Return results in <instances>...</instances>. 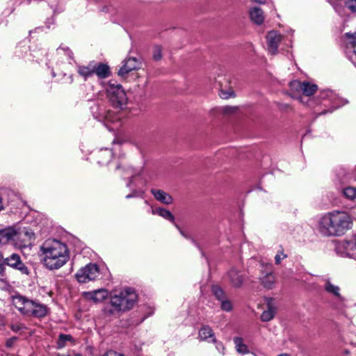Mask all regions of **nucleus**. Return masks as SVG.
I'll return each instance as SVG.
<instances>
[{
  "label": "nucleus",
  "mask_w": 356,
  "mask_h": 356,
  "mask_svg": "<svg viewBox=\"0 0 356 356\" xmlns=\"http://www.w3.org/2000/svg\"><path fill=\"white\" fill-rule=\"evenodd\" d=\"M234 342L236 351L241 354H245L248 353L247 346L243 343V339L241 337H235Z\"/></svg>",
  "instance_id": "bb28decb"
},
{
  "label": "nucleus",
  "mask_w": 356,
  "mask_h": 356,
  "mask_svg": "<svg viewBox=\"0 0 356 356\" xmlns=\"http://www.w3.org/2000/svg\"><path fill=\"white\" fill-rule=\"evenodd\" d=\"M109 293L106 289H99L92 291L83 293V296L89 301L95 303L101 302L108 297Z\"/></svg>",
  "instance_id": "ddd939ff"
},
{
  "label": "nucleus",
  "mask_w": 356,
  "mask_h": 356,
  "mask_svg": "<svg viewBox=\"0 0 356 356\" xmlns=\"http://www.w3.org/2000/svg\"><path fill=\"white\" fill-rule=\"evenodd\" d=\"M91 111L95 118L104 121L109 131H114L120 123V117L113 112L106 110L104 104H97L91 107Z\"/></svg>",
  "instance_id": "39448f33"
},
{
  "label": "nucleus",
  "mask_w": 356,
  "mask_h": 356,
  "mask_svg": "<svg viewBox=\"0 0 356 356\" xmlns=\"http://www.w3.org/2000/svg\"><path fill=\"white\" fill-rule=\"evenodd\" d=\"M220 307L222 310L226 312H229L232 309V305L231 302L227 300L226 298L220 300Z\"/></svg>",
  "instance_id": "2f4dec72"
},
{
  "label": "nucleus",
  "mask_w": 356,
  "mask_h": 356,
  "mask_svg": "<svg viewBox=\"0 0 356 356\" xmlns=\"http://www.w3.org/2000/svg\"><path fill=\"white\" fill-rule=\"evenodd\" d=\"M132 182V180H130V182L129 183V185H131Z\"/></svg>",
  "instance_id": "864d4df0"
},
{
  "label": "nucleus",
  "mask_w": 356,
  "mask_h": 356,
  "mask_svg": "<svg viewBox=\"0 0 356 356\" xmlns=\"http://www.w3.org/2000/svg\"><path fill=\"white\" fill-rule=\"evenodd\" d=\"M287 257V254L284 252V250L281 248L275 257V263L280 264L282 260Z\"/></svg>",
  "instance_id": "473e14b6"
},
{
  "label": "nucleus",
  "mask_w": 356,
  "mask_h": 356,
  "mask_svg": "<svg viewBox=\"0 0 356 356\" xmlns=\"http://www.w3.org/2000/svg\"><path fill=\"white\" fill-rule=\"evenodd\" d=\"M212 291L214 294V296L220 301L222 300V299H225V293L224 291L222 290L221 288H220L219 286H213V289H212Z\"/></svg>",
  "instance_id": "7c9ffc66"
},
{
  "label": "nucleus",
  "mask_w": 356,
  "mask_h": 356,
  "mask_svg": "<svg viewBox=\"0 0 356 356\" xmlns=\"http://www.w3.org/2000/svg\"><path fill=\"white\" fill-rule=\"evenodd\" d=\"M151 193L156 200L163 204H170L172 202V197L162 190L152 189Z\"/></svg>",
  "instance_id": "a211bd4d"
},
{
  "label": "nucleus",
  "mask_w": 356,
  "mask_h": 356,
  "mask_svg": "<svg viewBox=\"0 0 356 356\" xmlns=\"http://www.w3.org/2000/svg\"><path fill=\"white\" fill-rule=\"evenodd\" d=\"M61 50L66 51L69 58H72V52L68 49H63V48L58 49V52H60V51H61Z\"/></svg>",
  "instance_id": "79ce46f5"
},
{
  "label": "nucleus",
  "mask_w": 356,
  "mask_h": 356,
  "mask_svg": "<svg viewBox=\"0 0 356 356\" xmlns=\"http://www.w3.org/2000/svg\"><path fill=\"white\" fill-rule=\"evenodd\" d=\"M347 7L353 12H356V0H348L346 1Z\"/></svg>",
  "instance_id": "c9c22d12"
},
{
  "label": "nucleus",
  "mask_w": 356,
  "mask_h": 356,
  "mask_svg": "<svg viewBox=\"0 0 356 356\" xmlns=\"http://www.w3.org/2000/svg\"><path fill=\"white\" fill-rule=\"evenodd\" d=\"M343 194L349 199L353 200L356 198V187H346L343 190Z\"/></svg>",
  "instance_id": "c756f323"
},
{
  "label": "nucleus",
  "mask_w": 356,
  "mask_h": 356,
  "mask_svg": "<svg viewBox=\"0 0 356 356\" xmlns=\"http://www.w3.org/2000/svg\"><path fill=\"white\" fill-rule=\"evenodd\" d=\"M95 62H90L86 66H79L78 73L83 76L85 79L92 76L94 74Z\"/></svg>",
  "instance_id": "412c9836"
},
{
  "label": "nucleus",
  "mask_w": 356,
  "mask_h": 356,
  "mask_svg": "<svg viewBox=\"0 0 356 356\" xmlns=\"http://www.w3.org/2000/svg\"><path fill=\"white\" fill-rule=\"evenodd\" d=\"M300 101L302 102V97L300 98Z\"/></svg>",
  "instance_id": "6e6d98bb"
},
{
  "label": "nucleus",
  "mask_w": 356,
  "mask_h": 356,
  "mask_svg": "<svg viewBox=\"0 0 356 356\" xmlns=\"http://www.w3.org/2000/svg\"><path fill=\"white\" fill-rule=\"evenodd\" d=\"M337 252L343 257H350L356 259V235L350 241H341L336 245Z\"/></svg>",
  "instance_id": "9d476101"
},
{
  "label": "nucleus",
  "mask_w": 356,
  "mask_h": 356,
  "mask_svg": "<svg viewBox=\"0 0 356 356\" xmlns=\"http://www.w3.org/2000/svg\"><path fill=\"white\" fill-rule=\"evenodd\" d=\"M220 346H222V344H218V345L217 346V347H218V348H220Z\"/></svg>",
  "instance_id": "8fccbe9b"
},
{
  "label": "nucleus",
  "mask_w": 356,
  "mask_h": 356,
  "mask_svg": "<svg viewBox=\"0 0 356 356\" xmlns=\"http://www.w3.org/2000/svg\"><path fill=\"white\" fill-rule=\"evenodd\" d=\"M151 213L154 215H159L162 218L168 220L171 222L175 221L174 216L168 211L165 209L157 208V209H152Z\"/></svg>",
  "instance_id": "b1692460"
},
{
  "label": "nucleus",
  "mask_w": 356,
  "mask_h": 356,
  "mask_svg": "<svg viewBox=\"0 0 356 356\" xmlns=\"http://www.w3.org/2000/svg\"><path fill=\"white\" fill-rule=\"evenodd\" d=\"M102 356H124L122 354L117 353L115 351H108L105 353Z\"/></svg>",
  "instance_id": "58836bf2"
},
{
  "label": "nucleus",
  "mask_w": 356,
  "mask_h": 356,
  "mask_svg": "<svg viewBox=\"0 0 356 356\" xmlns=\"http://www.w3.org/2000/svg\"><path fill=\"white\" fill-rule=\"evenodd\" d=\"M127 171H131L130 174L132 175L133 174V170L131 168H129L127 170Z\"/></svg>",
  "instance_id": "49530a36"
},
{
  "label": "nucleus",
  "mask_w": 356,
  "mask_h": 356,
  "mask_svg": "<svg viewBox=\"0 0 356 356\" xmlns=\"http://www.w3.org/2000/svg\"><path fill=\"white\" fill-rule=\"evenodd\" d=\"M252 1L260 4H264L267 3L268 0H252Z\"/></svg>",
  "instance_id": "37998d69"
},
{
  "label": "nucleus",
  "mask_w": 356,
  "mask_h": 356,
  "mask_svg": "<svg viewBox=\"0 0 356 356\" xmlns=\"http://www.w3.org/2000/svg\"><path fill=\"white\" fill-rule=\"evenodd\" d=\"M162 57V55H161V47L159 46H156L154 48V51H153V58L154 60H160Z\"/></svg>",
  "instance_id": "f704fd0d"
},
{
  "label": "nucleus",
  "mask_w": 356,
  "mask_h": 356,
  "mask_svg": "<svg viewBox=\"0 0 356 356\" xmlns=\"http://www.w3.org/2000/svg\"><path fill=\"white\" fill-rule=\"evenodd\" d=\"M74 356H82V355L79 354V353H77V354H75Z\"/></svg>",
  "instance_id": "3c124183"
},
{
  "label": "nucleus",
  "mask_w": 356,
  "mask_h": 356,
  "mask_svg": "<svg viewBox=\"0 0 356 356\" xmlns=\"http://www.w3.org/2000/svg\"><path fill=\"white\" fill-rule=\"evenodd\" d=\"M10 328L11 330L13 331V332H19L21 330H22L24 328V326L22 324H20V323H15V324H12L10 325Z\"/></svg>",
  "instance_id": "4c0bfd02"
},
{
  "label": "nucleus",
  "mask_w": 356,
  "mask_h": 356,
  "mask_svg": "<svg viewBox=\"0 0 356 356\" xmlns=\"http://www.w3.org/2000/svg\"><path fill=\"white\" fill-rule=\"evenodd\" d=\"M223 111L225 113H229L234 112V108L230 107V106H226L223 108Z\"/></svg>",
  "instance_id": "a19ab883"
},
{
  "label": "nucleus",
  "mask_w": 356,
  "mask_h": 356,
  "mask_svg": "<svg viewBox=\"0 0 356 356\" xmlns=\"http://www.w3.org/2000/svg\"><path fill=\"white\" fill-rule=\"evenodd\" d=\"M199 337L202 340H207L211 338L212 341H216L213 337V332L211 328L209 326H204L200 329L199 332Z\"/></svg>",
  "instance_id": "a878e982"
},
{
  "label": "nucleus",
  "mask_w": 356,
  "mask_h": 356,
  "mask_svg": "<svg viewBox=\"0 0 356 356\" xmlns=\"http://www.w3.org/2000/svg\"><path fill=\"white\" fill-rule=\"evenodd\" d=\"M112 152L108 149H101L98 152L97 158L100 165H106L109 163L112 158Z\"/></svg>",
  "instance_id": "4be33fe9"
},
{
  "label": "nucleus",
  "mask_w": 356,
  "mask_h": 356,
  "mask_svg": "<svg viewBox=\"0 0 356 356\" xmlns=\"http://www.w3.org/2000/svg\"><path fill=\"white\" fill-rule=\"evenodd\" d=\"M352 225L353 218L347 212L334 210L319 218L316 229L325 236H340L350 229Z\"/></svg>",
  "instance_id": "f03ea898"
},
{
  "label": "nucleus",
  "mask_w": 356,
  "mask_h": 356,
  "mask_svg": "<svg viewBox=\"0 0 356 356\" xmlns=\"http://www.w3.org/2000/svg\"><path fill=\"white\" fill-rule=\"evenodd\" d=\"M132 182V180H130V182L129 183V185H131Z\"/></svg>",
  "instance_id": "5fc2aeb1"
},
{
  "label": "nucleus",
  "mask_w": 356,
  "mask_h": 356,
  "mask_svg": "<svg viewBox=\"0 0 356 356\" xmlns=\"http://www.w3.org/2000/svg\"><path fill=\"white\" fill-rule=\"evenodd\" d=\"M57 356H70V355H60V354H58Z\"/></svg>",
  "instance_id": "de8ad7c7"
},
{
  "label": "nucleus",
  "mask_w": 356,
  "mask_h": 356,
  "mask_svg": "<svg viewBox=\"0 0 356 356\" xmlns=\"http://www.w3.org/2000/svg\"><path fill=\"white\" fill-rule=\"evenodd\" d=\"M220 96L223 99H228L231 97H233L234 93H233V91H232V90L229 92H225L224 90H221L220 92Z\"/></svg>",
  "instance_id": "e433bc0d"
},
{
  "label": "nucleus",
  "mask_w": 356,
  "mask_h": 356,
  "mask_svg": "<svg viewBox=\"0 0 356 356\" xmlns=\"http://www.w3.org/2000/svg\"><path fill=\"white\" fill-rule=\"evenodd\" d=\"M220 346H222V344H218V345L217 346V347H218V348H220Z\"/></svg>",
  "instance_id": "09e8293b"
},
{
  "label": "nucleus",
  "mask_w": 356,
  "mask_h": 356,
  "mask_svg": "<svg viewBox=\"0 0 356 356\" xmlns=\"http://www.w3.org/2000/svg\"><path fill=\"white\" fill-rule=\"evenodd\" d=\"M266 309L262 312L261 319L262 321H269L272 320L277 312V306L273 298H267L265 299Z\"/></svg>",
  "instance_id": "2eb2a0df"
},
{
  "label": "nucleus",
  "mask_w": 356,
  "mask_h": 356,
  "mask_svg": "<svg viewBox=\"0 0 356 356\" xmlns=\"http://www.w3.org/2000/svg\"><path fill=\"white\" fill-rule=\"evenodd\" d=\"M346 54L353 60L356 58V33L350 38V40L346 44Z\"/></svg>",
  "instance_id": "5701e85b"
},
{
  "label": "nucleus",
  "mask_w": 356,
  "mask_h": 356,
  "mask_svg": "<svg viewBox=\"0 0 356 356\" xmlns=\"http://www.w3.org/2000/svg\"><path fill=\"white\" fill-rule=\"evenodd\" d=\"M4 264L10 267L19 270L22 274L29 275V270L27 266L22 261L20 256L17 254H12L5 259Z\"/></svg>",
  "instance_id": "9b49d317"
},
{
  "label": "nucleus",
  "mask_w": 356,
  "mask_h": 356,
  "mask_svg": "<svg viewBox=\"0 0 356 356\" xmlns=\"http://www.w3.org/2000/svg\"><path fill=\"white\" fill-rule=\"evenodd\" d=\"M250 16L255 24H261L264 21V12L258 7H254L250 10Z\"/></svg>",
  "instance_id": "aec40b11"
},
{
  "label": "nucleus",
  "mask_w": 356,
  "mask_h": 356,
  "mask_svg": "<svg viewBox=\"0 0 356 356\" xmlns=\"http://www.w3.org/2000/svg\"><path fill=\"white\" fill-rule=\"evenodd\" d=\"M260 280L262 285L266 289H271L275 282V275L271 272L262 276Z\"/></svg>",
  "instance_id": "393cba45"
},
{
  "label": "nucleus",
  "mask_w": 356,
  "mask_h": 356,
  "mask_svg": "<svg viewBox=\"0 0 356 356\" xmlns=\"http://www.w3.org/2000/svg\"><path fill=\"white\" fill-rule=\"evenodd\" d=\"M132 182V180H130V182L129 183V185H131Z\"/></svg>",
  "instance_id": "603ef678"
},
{
  "label": "nucleus",
  "mask_w": 356,
  "mask_h": 356,
  "mask_svg": "<svg viewBox=\"0 0 356 356\" xmlns=\"http://www.w3.org/2000/svg\"><path fill=\"white\" fill-rule=\"evenodd\" d=\"M318 101L325 108L319 114L332 112L334 109L345 104L337 94L329 90L321 91L318 95Z\"/></svg>",
  "instance_id": "0eeeda50"
},
{
  "label": "nucleus",
  "mask_w": 356,
  "mask_h": 356,
  "mask_svg": "<svg viewBox=\"0 0 356 356\" xmlns=\"http://www.w3.org/2000/svg\"><path fill=\"white\" fill-rule=\"evenodd\" d=\"M38 256L41 264L50 270H58L70 259L67 245L61 241L48 238L39 248Z\"/></svg>",
  "instance_id": "f257e3e1"
},
{
  "label": "nucleus",
  "mask_w": 356,
  "mask_h": 356,
  "mask_svg": "<svg viewBox=\"0 0 356 356\" xmlns=\"http://www.w3.org/2000/svg\"><path fill=\"white\" fill-rule=\"evenodd\" d=\"M94 74H97V76L100 79H105L111 74L110 68L106 64L95 62Z\"/></svg>",
  "instance_id": "6ab92c4d"
},
{
  "label": "nucleus",
  "mask_w": 356,
  "mask_h": 356,
  "mask_svg": "<svg viewBox=\"0 0 356 356\" xmlns=\"http://www.w3.org/2000/svg\"><path fill=\"white\" fill-rule=\"evenodd\" d=\"M99 275V268L95 264H89L81 268L76 274L79 282L86 283L95 280Z\"/></svg>",
  "instance_id": "6e6552de"
},
{
  "label": "nucleus",
  "mask_w": 356,
  "mask_h": 356,
  "mask_svg": "<svg viewBox=\"0 0 356 356\" xmlns=\"http://www.w3.org/2000/svg\"><path fill=\"white\" fill-rule=\"evenodd\" d=\"M325 289L327 292L334 295L336 297H340L339 288L337 286L332 284L330 282H326L325 284Z\"/></svg>",
  "instance_id": "c85d7f7f"
},
{
  "label": "nucleus",
  "mask_w": 356,
  "mask_h": 356,
  "mask_svg": "<svg viewBox=\"0 0 356 356\" xmlns=\"http://www.w3.org/2000/svg\"><path fill=\"white\" fill-rule=\"evenodd\" d=\"M137 195V193H133L131 194H129L126 196L127 198H131V197H136Z\"/></svg>",
  "instance_id": "c03bdc74"
},
{
  "label": "nucleus",
  "mask_w": 356,
  "mask_h": 356,
  "mask_svg": "<svg viewBox=\"0 0 356 356\" xmlns=\"http://www.w3.org/2000/svg\"><path fill=\"white\" fill-rule=\"evenodd\" d=\"M140 63L135 58L130 57L124 60L122 67L118 70V74L124 76L129 72L140 67Z\"/></svg>",
  "instance_id": "4468645a"
},
{
  "label": "nucleus",
  "mask_w": 356,
  "mask_h": 356,
  "mask_svg": "<svg viewBox=\"0 0 356 356\" xmlns=\"http://www.w3.org/2000/svg\"><path fill=\"white\" fill-rule=\"evenodd\" d=\"M282 39V35L277 31H272L268 33L266 35V41L268 51L270 54L275 55L277 53L278 46Z\"/></svg>",
  "instance_id": "f8f14e48"
},
{
  "label": "nucleus",
  "mask_w": 356,
  "mask_h": 356,
  "mask_svg": "<svg viewBox=\"0 0 356 356\" xmlns=\"http://www.w3.org/2000/svg\"><path fill=\"white\" fill-rule=\"evenodd\" d=\"M13 304L21 314L27 317L42 318L49 312L47 305L22 296H13Z\"/></svg>",
  "instance_id": "7ed1b4c3"
},
{
  "label": "nucleus",
  "mask_w": 356,
  "mask_h": 356,
  "mask_svg": "<svg viewBox=\"0 0 356 356\" xmlns=\"http://www.w3.org/2000/svg\"><path fill=\"white\" fill-rule=\"evenodd\" d=\"M137 300V295L132 289L127 288L111 297L113 311L124 312L131 309Z\"/></svg>",
  "instance_id": "20e7f679"
},
{
  "label": "nucleus",
  "mask_w": 356,
  "mask_h": 356,
  "mask_svg": "<svg viewBox=\"0 0 356 356\" xmlns=\"http://www.w3.org/2000/svg\"><path fill=\"white\" fill-rule=\"evenodd\" d=\"M3 209V204L2 201V198L0 197V211Z\"/></svg>",
  "instance_id": "a18cd8bd"
},
{
  "label": "nucleus",
  "mask_w": 356,
  "mask_h": 356,
  "mask_svg": "<svg viewBox=\"0 0 356 356\" xmlns=\"http://www.w3.org/2000/svg\"><path fill=\"white\" fill-rule=\"evenodd\" d=\"M291 92L293 95L302 93L305 96L312 95L317 90V86L309 81L301 82L294 80L289 84Z\"/></svg>",
  "instance_id": "1a4fd4ad"
},
{
  "label": "nucleus",
  "mask_w": 356,
  "mask_h": 356,
  "mask_svg": "<svg viewBox=\"0 0 356 356\" xmlns=\"http://www.w3.org/2000/svg\"><path fill=\"white\" fill-rule=\"evenodd\" d=\"M18 236V232L14 227H7L0 230V243L6 244Z\"/></svg>",
  "instance_id": "dca6fc26"
},
{
  "label": "nucleus",
  "mask_w": 356,
  "mask_h": 356,
  "mask_svg": "<svg viewBox=\"0 0 356 356\" xmlns=\"http://www.w3.org/2000/svg\"><path fill=\"white\" fill-rule=\"evenodd\" d=\"M18 236L20 237L24 236L29 241H33L35 239V235L32 232L26 231L24 232H18Z\"/></svg>",
  "instance_id": "72a5a7b5"
},
{
  "label": "nucleus",
  "mask_w": 356,
  "mask_h": 356,
  "mask_svg": "<svg viewBox=\"0 0 356 356\" xmlns=\"http://www.w3.org/2000/svg\"><path fill=\"white\" fill-rule=\"evenodd\" d=\"M227 277L230 284L234 287L238 288L241 286L244 281V275L234 268L229 270Z\"/></svg>",
  "instance_id": "f3484780"
},
{
  "label": "nucleus",
  "mask_w": 356,
  "mask_h": 356,
  "mask_svg": "<svg viewBox=\"0 0 356 356\" xmlns=\"http://www.w3.org/2000/svg\"><path fill=\"white\" fill-rule=\"evenodd\" d=\"M67 341L73 342V338L70 334H61L58 337V339L57 341V347L58 348H63L66 346Z\"/></svg>",
  "instance_id": "cd10ccee"
},
{
  "label": "nucleus",
  "mask_w": 356,
  "mask_h": 356,
  "mask_svg": "<svg viewBox=\"0 0 356 356\" xmlns=\"http://www.w3.org/2000/svg\"><path fill=\"white\" fill-rule=\"evenodd\" d=\"M106 93L107 99L114 108L122 109L127 103V94L120 84L109 83L106 88Z\"/></svg>",
  "instance_id": "423d86ee"
},
{
  "label": "nucleus",
  "mask_w": 356,
  "mask_h": 356,
  "mask_svg": "<svg viewBox=\"0 0 356 356\" xmlns=\"http://www.w3.org/2000/svg\"><path fill=\"white\" fill-rule=\"evenodd\" d=\"M17 338L16 337H12L6 341V346L7 347H12V346L15 343L16 341Z\"/></svg>",
  "instance_id": "ea45409f"
}]
</instances>
